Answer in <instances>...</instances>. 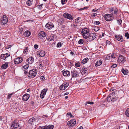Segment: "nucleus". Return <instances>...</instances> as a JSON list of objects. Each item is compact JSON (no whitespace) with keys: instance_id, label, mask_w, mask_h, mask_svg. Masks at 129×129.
Segmentation results:
<instances>
[{"instance_id":"9b49d317","label":"nucleus","mask_w":129,"mask_h":129,"mask_svg":"<svg viewBox=\"0 0 129 129\" xmlns=\"http://www.w3.org/2000/svg\"><path fill=\"white\" fill-rule=\"evenodd\" d=\"M69 85V83L67 82L63 83L60 87V89L61 90H63L65 89Z\"/></svg>"},{"instance_id":"f704fd0d","label":"nucleus","mask_w":129,"mask_h":129,"mask_svg":"<svg viewBox=\"0 0 129 129\" xmlns=\"http://www.w3.org/2000/svg\"><path fill=\"white\" fill-rule=\"evenodd\" d=\"M118 99V97H114L112 96V99H111V101L113 102L115 101H116Z\"/></svg>"},{"instance_id":"e433bc0d","label":"nucleus","mask_w":129,"mask_h":129,"mask_svg":"<svg viewBox=\"0 0 129 129\" xmlns=\"http://www.w3.org/2000/svg\"><path fill=\"white\" fill-rule=\"evenodd\" d=\"M53 125H50L47 126L46 127V129H53Z\"/></svg>"},{"instance_id":"4468645a","label":"nucleus","mask_w":129,"mask_h":129,"mask_svg":"<svg viewBox=\"0 0 129 129\" xmlns=\"http://www.w3.org/2000/svg\"><path fill=\"white\" fill-rule=\"evenodd\" d=\"M76 123V120L75 119H72L68 121L67 125L70 126L74 125Z\"/></svg>"},{"instance_id":"e2e57ef3","label":"nucleus","mask_w":129,"mask_h":129,"mask_svg":"<svg viewBox=\"0 0 129 129\" xmlns=\"http://www.w3.org/2000/svg\"><path fill=\"white\" fill-rule=\"evenodd\" d=\"M98 10V9L95 10V9H93L92 11L93 12H96V11Z\"/></svg>"},{"instance_id":"bf43d9fd","label":"nucleus","mask_w":129,"mask_h":129,"mask_svg":"<svg viewBox=\"0 0 129 129\" xmlns=\"http://www.w3.org/2000/svg\"><path fill=\"white\" fill-rule=\"evenodd\" d=\"M117 67V65L116 64H113L111 66L112 67L115 68Z\"/></svg>"},{"instance_id":"1a4fd4ad","label":"nucleus","mask_w":129,"mask_h":129,"mask_svg":"<svg viewBox=\"0 0 129 129\" xmlns=\"http://www.w3.org/2000/svg\"><path fill=\"white\" fill-rule=\"evenodd\" d=\"M96 35L95 33H91L88 38V40L89 41L93 40L96 37Z\"/></svg>"},{"instance_id":"603ef678","label":"nucleus","mask_w":129,"mask_h":129,"mask_svg":"<svg viewBox=\"0 0 129 129\" xmlns=\"http://www.w3.org/2000/svg\"><path fill=\"white\" fill-rule=\"evenodd\" d=\"M46 128V127L45 126H39V129H45Z\"/></svg>"},{"instance_id":"f3484780","label":"nucleus","mask_w":129,"mask_h":129,"mask_svg":"<svg viewBox=\"0 0 129 129\" xmlns=\"http://www.w3.org/2000/svg\"><path fill=\"white\" fill-rule=\"evenodd\" d=\"M10 56V54L7 53L6 54H1V57L2 59L5 60L7 58Z\"/></svg>"},{"instance_id":"a19ab883","label":"nucleus","mask_w":129,"mask_h":129,"mask_svg":"<svg viewBox=\"0 0 129 129\" xmlns=\"http://www.w3.org/2000/svg\"><path fill=\"white\" fill-rule=\"evenodd\" d=\"M125 36L128 39L129 38V34L128 33H126L125 34Z\"/></svg>"},{"instance_id":"aec40b11","label":"nucleus","mask_w":129,"mask_h":129,"mask_svg":"<svg viewBox=\"0 0 129 129\" xmlns=\"http://www.w3.org/2000/svg\"><path fill=\"white\" fill-rule=\"evenodd\" d=\"M30 97V95L28 94H24L22 97L23 100L25 101H27L29 99Z\"/></svg>"},{"instance_id":"cd10ccee","label":"nucleus","mask_w":129,"mask_h":129,"mask_svg":"<svg viewBox=\"0 0 129 129\" xmlns=\"http://www.w3.org/2000/svg\"><path fill=\"white\" fill-rule=\"evenodd\" d=\"M102 63V62L101 60L98 61L95 64V66L96 67L100 65Z\"/></svg>"},{"instance_id":"7ed1b4c3","label":"nucleus","mask_w":129,"mask_h":129,"mask_svg":"<svg viewBox=\"0 0 129 129\" xmlns=\"http://www.w3.org/2000/svg\"><path fill=\"white\" fill-rule=\"evenodd\" d=\"M21 126L19 124L16 122H13L11 126V129H21Z\"/></svg>"},{"instance_id":"5701e85b","label":"nucleus","mask_w":129,"mask_h":129,"mask_svg":"<svg viewBox=\"0 0 129 129\" xmlns=\"http://www.w3.org/2000/svg\"><path fill=\"white\" fill-rule=\"evenodd\" d=\"M34 60V58L33 57H29L27 59V61L30 64L32 63Z\"/></svg>"},{"instance_id":"13d9d810","label":"nucleus","mask_w":129,"mask_h":129,"mask_svg":"<svg viewBox=\"0 0 129 129\" xmlns=\"http://www.w3.org/2000/svg\"><path fill=\"white\" fill-rule=\"evenodd\" d=\"M40 79L42 80H44L45 79V78L43 76H42L41 77Z\"/></svg>"},{"instance_id":"338daca9","label":"nucleus","mask_w":129,"mask_h":129,"mask_svg":"<svg viewBox=\"0 0 129 129\" xmlns=\"http://www.w3.org/2000/svg\"><path fill=\"white\" fill-rule=\"evenodd\" d=\"M70 54L71 55H73L74 54V53L72 51H71L70 52Z\"/></svg>"},{"instance_id":"423d86ee","label":"nucleus","mask_w":129,"mask_h":129,"mask_svg":"<svg viewBox=\"0 0 129 129\" xmlns=\"http://www.w3.org/2000/svg\"><path fill=\"white\" fill-rule=\"evenodd\" d=\"M8 20L7 17L5 15H4L1 19V23L2 25L6 24L8 22Z\"/></svg>"},{"instance_id":"79ce46f5","label":"nucleus","mask_w":129,"mask_h":129,"mask_svg":"<svg viewBox=\"0 0 129 129\" xmlns=\"http://www.w3.org/2000/svg\"><path fill=\"white\" fill-rule=\"evenodd\" d=\"M27 48L28 47H25V48L24 50L23 53L24 54H26L27 52Z\"/></svg>"},{"instance_id":"5fc2aeb1","label":"nucleus","mask_w":129,"mask_h":129,"mask_svg":"<svg viewBox=\"0 0 129 129\" xmlns=\"http://www.w3.org/2000/svg\"><path fill=\"white\" fill-rule=\"evenodd\" d=\"M81 19V18L80 17H78L77 19H76L75 20V22H77L78 21V20H80V19Z\"/></svg>"},{"instance_id":"2f4dec72","label":"nucleus","mask_w":129,"mask_h":129,"mask_svg":"<svg viewBox=\"0 0 129 129\" xmlns=\"http://www.w3.org/2000/svg\"><path fill=\"white\" fill-rule=\"evenodd\" d=\"M109 56H110L113 58H115L116 57V55L115 54L113 53L109 54Z\"/></svg>"},{"instance_id":"bb28decb","label":"nucleus","mask_w":129,"mask_h":129,"mask_svg":"<svg viewBox=\"0 0 129 129\" xmlns=\"http://www.w3.org/2000/svg\"><path fill=\"white\" fill-rule=\"evenodd\" d=\"M121 71L124 75H127L128 74V70L126 69H122Z\"/></svg>"},{"instance_id":"a18cd8bd","label":"nucleus","mask_w":129,"mask_h":129,"mask_svg":"<svg viewBox=\"0 0 129 129\" xmlns=\"http://www.w3.org/2000/svg\"><path fill=\"white\" fill-rule=\"evenodd\" d=\"M67 115L69 116L72 118L74 117V116L72 114L70 113L69 112L67 114Z\"/></svg>"},{"instance_id":"473e14b6","label":"nucleus","mask_w":129,"mask_h":129,"mask_svg":"<svg viewBox=\"0 0 129 129\" xmlns=\"http://www.w3.org/2000/svg\"><path fill=\"white\" fill-rule=\"evenodd\" d=\"M25 34L26 37H28L30 35L31 33L29 31L27 30L25 32Z\"/></svg>"},{"instance_id":"72a5a7b5","label":"nucleus","mask_w":129,"mask_h":129,"mask_svg":"<svg viewBox=\"0 0 129 129\" xmlns=\"http://www.w3.org/2000/svg\"><path fill=\"white\" fill-rule=\"evenodd\" d=\"M42 63H39V64L38 66H38V68L39 69H43V64H42Z\"/></svg>"},{"instance_id":"3c124183","label":"nucleus","mask_w":129,"mask_h":129,"mask_svg":"<svg viewBox=\"0 0 129 129\" xmlns=\"http://www.w3.org/2000/svg\"><path fill=\"white\" fill-rule=\"evenodd\" d=\"M90 104V105L93 104H94V103L92 102H87L85 104V105H86L87 104Z\"/></svg>"},{"instance_id":"58836bf2","label":"nucleus","mask_w":129,"mask_h":129,"mask_svg":"<svg viewBox=\"0 0 129 129\" xmlns=\"http://www.w3.org/2000/svg\"><path fill=\"white\" fill-rule=\"evenodd\" d=\"M84 42L83 40L82 39H80L78 42V43L79 44H83Z\"/></svg>"},{"instance_id":"6e6552de","label":"nucleus","mask_w":129,"mask_h":129,"mask_svg":"<svg viewBox=\"0 0 129 129\" xmlns=\"http://www.w3.org/2000/svg\"><path fill=\"white\" fill-rule=\"evenodd\" d=\"M125 61V58L121 55H119L118 62L121 63H123Z\"/></svg>"},{"instance_id":"dca6fc26","label":"nucleus","mask_w":129,"mask_h":129,"mask_svg":"<svg viewBox=\"0 0 129 129\" xmlns=\"http://www.w3.org/2000/svg\"><path fill=\"white\" fill-rule=\"evenodd\" d=\"M54 26L53 24L51 22H48L45 25V27L49 29H50L53 28Z\"/></svg>"},{"instance_id":"680f3d73","label":"nucleus","mask_w":129,"mask_h":129,"mask_svg":"<svg viewBox=\"0 0 129 129\" xmlns=\"http://www.w3.org/2000/svg\"><path fill=\"white\" fill-rule=\"evenodd\" d=\"M121 51H122V52L123 53L125 51V49L123 48L122 49Z\"/></svg>"},{"instance_id":"ea45409f","label":"nucleus","mask_w":129,"mask_h":129,"mask_svg":"<svg viewBox=\"0 0 129 129\" xmlns=\"http://www.w3.org/2000/svg\"><path fill=\"white\" fill-rule=\"evenodd\" d=\"M117 23L119 25H120L122 23V20L120 19H119L118 20H117Z\"/></svg>"},{"instance_id":"f03ea898","label":"nucleus","mask_w":129,"mask_h":129,"mask_svg":"<svg viewBox=\"0 0 129 129\" xmlns=\"http://www.w3.org/2000/svg\"><path fill=\"white\" fill-rule=\"evenodd\" d=\"M37 72L36 69H34L29 71V72L28 77L34 78L36 76Z\"/></svg>"},{"instance_id":"49530a36","label":"nucleus","mask_w":129,"mask_h":129,"mask_svg":"<svg viewBox=\"0 0 129 129\" xmlns=\"http://www.w3.org/2000/svg\"><path fill=\"white\" fill-rule=\"evenodd\" d=\"M75 65L76 67H80V64L79 62L76 63Z\"/></svg>"},{"instance_id":"0eeeda50","label":"nucleus","mask_w":129,"mask_h":129,"mask_svg":"<svg viewBox=\"0 0 129 129\" xmlns=\"http://www.w3.org/2000/svg\"><path fill=\"white\" fill-rule=\"evenodd\" d=\"M118 12V10L116 8H112L110 10V12L111 13V14L114 17L116 16Z\"/></svg>"},{"instance_id":"4be33fe9","label":"nucleus","mask_w":129,"mask_h":129,"mask_svg":"<svg viewBox=\"0 0 129 129\" xmlns=\"http://www.w3.org/2000/svg\"><path fill=\"white\" fill-rule=\"evenodd\" d=\"M63 74L64 76H68L70 75V72L68 71L63 70L62 71Z\"/></svg>"},{"instance_id":"6e6d98bb","label":"nucleus","mask_w":129,"mask_h":129,"mask_svg":"<svg viewBox=\"0 0 129 129\" xmlns=\"http://www.w3.org/2000/svg\"><path fill=\"white\" fill-rule=\"evenodd\" d=\"M38 45L37 44H35L34 46V48L35 49H37L38 47Z\"/></svg>"},{"instance_id":"4d7b16f0","label":"nucleus","mask_w":129,"mask_h":129,"mask_svg":"<svg viewBox=\"0 0 129 129\" xmlns=\"http://www.w3.org/2000/svg\"><path fill=\"white\" fill-rule=\"evenodd\" d=\"M97 15V14L95 13H94L93 15H92L91 16L92 17H94L96 16Z\"/></svg>"},{"instance_id":"a211bd4d","label":"nucleus","mask_w":129,"mask_h":129,"mask_svg":"<svg viewBox=\"0 0 129 129\" xmlns=\"http://www.w3.org/2000/svg\"><path fill=\"white\" fill-rule=\"evenodd\" d=\"M38 36L40 38H42L46 37V35L45 32L43 31H41L38 34Z\"/></svg>"},{"instance_id":"c756f323","label":"nucleus","mask_w":129,"mask_h":129,"mask_svg":"<svg viewBox=\"0 0 129 129\" xmlns=\"http://www.w3.org/2000/svg\"><path fill=\"white\" fill-rule=\"evenodd\" d=\"M89 59L88 58H86L83 59L82 61V63L83 64H85L89 60Z\"/></svg>"},{"instance_id":"c03bdc74","label":"nucleus","mask_w":129,"mask_h":129,"mask_svg":"<svg viewBox=\"0 0 129 129\" xmlns=\"http://www.w3.org/2000/svg\"><path fill=\"white\" fill-rule=\"evenodd\" d=\"M62 46V44L60 42H58L57 45V47H61Z\"/></svg>"},{"instance_id":"864d4df0","label":"nucleus","mask_w":129,"mask_h":129,"mask_svg":"<svg viewBox=\"0 0 129 129\" xmlns=\"http://www.w3.org/2000/svg\"><path fill=\"white\" fill-rule=\"evenodd\" d=\"M11 45H9L8 46H6L5 47V48L6 49H8L9 48H10V47H11Z\"/></svg>"},{"instance_id":"f257e3e1","label":"nucleus","mask_w":129,"mask_h":129,"mask_svg":"<svg viewBox=\"0 0 129 129\" xmlns=\"http://www.w3.org/2000/svg\"><path fill=\"white\" fill-rule=\"evenodd\" d=\"M82 35L85 39H87L90 35L89 30L87 28L83 29L81 31Z\"/></svg>"},{"instance_id":"774afa93","label":"nucleus","mask_w":129,"mask_h":129,"mask_svg":"<svg viewBox=\"0 0 129 129\" xmlns=\"http://www.w3.org/2000/svg\"><path fill=\"white\" fill-rule=\"evenodd\" d=\"M27 72H28L27 71H26V70H25V71L24 72V73L25 74H27Z\"/></svg>"},{"instance_id":"b1692460","label":"nucleus","mask_w":129,"mask_h":129,"mask_svg":"<svg viewBox=\"0 0 129 129\" xmlns=\"http://www.w3.org/2000/svg\"><path fill=\"white\" fill-rule=\"evenodd\" d=\"M8 62H7L3 64L1 66V68L3 69H6L8 67Z\"/></svg>"},{"instance_id":"09e8293b","label":"nucleus","mask_w":129,"mask_h":129,"mask_svg":"<svg viewBox=\"0 0 129 129\" xmlns=\"http://www.w3.org/2000/svg\"><path fill=\"white\" fill-rule=\"evenodd\" d=\"M100 22L99 21H95L94 22V24L96 25H98L100 24Z\"/></svg>"},{"instance_id":"ddd939ff","label":"nucleus","mask_w":129,"mask_h":129,"mask_svg":"<svg viewBox=\"0 0 129 129\" xmlns=\"http://www.w3.org/2000/svg\"><path fill=\"white\" fill-rule=\"evenodd\" d=\"M23 60L22 58L21 57H19L16 58L14 61V62L16 64L20 63Z\"/></svg>"},{"instance_id":"c9c22d12","label":"nucleus","mask_w":129,"mask_h":129,"mask_svg":"<svg viewBox=\"0 0 129 129\" xmlns=\"http://www.w3.org/2000/svg\"><path fill=\"white\" fill-rule=\"evenodd\" d=\"M126 115L128 117H129V108H127L125 112Z\"/></svg>"},{"instance_id":"393cba45","label":"nucleus","mask_w":129,"mask_h":129,"mask_svg":"<svg viewBox=\"0 0 129 129\" xmlns=\"http://www.w3.org/2000/svg\"><path fill=\"white\" fill-rule=\"evenodd\" d=\"M26 3L28 6H31L33 3V0H27Z\"/></svg>"},{"instance_id":"052dcab7","label":"nucleus","mask_w":129,"mask_h":129,"mask_svg":"<svg viewBox=\"0 0 129 129\" xmlns=\"http://www.w3.org/2000/svg\"><path fill=\"white\" fill-rule=\"evenodd\" d=\"M106 44L108 45H110V42L108 40L106 41Z\"/></svg>"},{"instance_id":"69168bd1","label":"nucleus","mask_w":129,"mask_h":129,"mask_svg":"<svg viewBox=\"0 0 129 129\" xmlns=\"http://www.w3.org/2000/svg\"><path fill=\"white\" fill-rule=\"evenodd\" d=\"M78 129H83V127L82 126H80L79 128H78Z\"/></svg>"},{"instance_id":"7c9ffc66","label":"nucleus","mask_w":129,"mask_h":129,"mask_svg":"<svg viewBox=\"0 0 129 129\" xmlns=\"http://www.w3.org/2000/svg\"><path fill=\"white\" fill-rule=\"evenodd\" d=\"M29 67V65L28 64H27L22 67L23 70L24 71L26 70Z\"/></svg>"},{"instance_id":"39448f33","label":"nucleus","mask_w":129,"mask_h":129,"mask_svg":"<svg viewBox=\"0 0 129 129\" xmlns=\"http://www.w3.org/2000/svg\"><path fill=\"white\" fill-rule=\"evenodd\" d=\"M71 75L72 76V79L73 78H76L79 76V72L75 70H73L71 71Z\"/></svg>"},{"instance_id":"c85d7f7f","label":"nucleus","mask_w":129,"mask_h":129,"mask_svg":"<svg viewBox=\"0 0 129 129\" xmlns=\"http://www.w3.org/2000/svg\"><path fill=\"white\" fill-rule=\"evenodd\" d=\"M87 70V69L85 68H82L81 71L82 74H85Z\"/></svg>"},{"instance_id":"2eb2a0df","label":"nucleus","mask_w":129,"mask_h":129,"mask_svg":"<svg viewBox=\"0 0 129 129\" xmlns=\"http://www.w3.org/2000/svg\"><path fill=\"white\" fill-rule=\"evenodd\" d=\"M37 55H39V57L44 56L45 55V53L43 50H39L37 52Z\"/></svg>"},{"instance_id":"20e7f679","label":"nucleus","mask_w":129,"mask_h":129,"mask_svg":"<svg viewBox=\"0 0 129 129\" xmlns=\"http://www.w3.org/2000/svg\"><path fill=\"white\" fill-rule=\"evenodd\" d=\"M114 17L111 14H106L105 15V18L107 21H110L112 20Z\"/></svg>"},{"instance_id":"de8ad7c7","label":"nucleus","mask_w":129,"mask_h":129,"mask_svg":"<svg viewBox=\"0 0 129 129\" xmlns=\"http://www.w3.org/2000/svg\"><path fill=\"white\" fill-rule=\"evenodd\" d=\"M13 94V93H12L10 94H9L8 95V96H7L8 99H10L12 95Z\"/></svg>"},{"instance_id":"a878e982","label":"nucleus","mask_w":129,"mask_h":129,"mask_svg":"<svg viewBox=\"0 0 129 129\" xmlns=\"http://www.w3.org/2000/svg\"><path fill=\"white\" fill-rule=\"evenodd\" d=\"M54 38V35H51L50 36L48 37L47 40L48 41H50L53 40Z\"/></svg>"},{"instance_id":"6ab92c4d","label":"nucleus","mask_w":129,"mask_h":129,"mask_svg":"<svg viewBox=\"0 0 129 129\" xmlns=\"http://www.w3.org/2000/svg\"><path fill=\"white\" fill-rule=\"evenodd\" d=\"M36 119L34 117L30 118L28 121V123L30 124H34L36 121Z\"/></svg>"},{"instance_id":"0e129e2a","label":"nucleus","mask_w":129,"mask_h":129,"mask_svg":"<svg viewBox=\"0 0 129 129\" xmlns=\"http://www.w3.org/2000/svg\"><path fill=\"white\" fill-rule=\"evenodd\" d=\"M69 93L68 92H67L65 93H64V95H68L69 94Z\"/></svg>"},{"instance_id":"37998d69","label":"nucleus","mask_w":129,"mask_h":129,"mask_svg":"<svg viewBox=\"0 0 129 129\" xmlns=\"http://www.w3.org/2000/svg\"><path fill=\"white\" fill-rule=\"evenodd\" d=\"M111 99H112V96H110L107 98V100L108 102H110L111 100Z\"/></svg>"},{"instance_id":"9d476101","label":"nucleus","mask_w":129,"mask_h":129,"mask_svg":"<svg viewBox=\"0 0 129 129\" xmlns=\"http://www.w3.org/2000/svg\"><path fill=\"white\" fill-rule=\"evenodd\" d=\"M63 16L64 17L68 19L71 20H73L74 18L73 16L68 13H64Z\"/></svg>"},{"instance_id":"8fccbe9b","label":"nucleus","mask_w":129,"mask_h":129,"mask_svg":"<svg viewBox=\"0 0 129 129\" xmlns=\"http://www.w3.org/2000/svg\"><path fill=\"white\" fill-rule=\"evenodd\" d=\"M67 0H61V3L62 5H63L66 3L65 2H67Z\"/></svg>"},{"instance_id":"4c0bfd02","label":"nucleus","mask_w":129,"mask_h":129,"mask_svg":"<svg viewBox=\"0 0 129 129\" xmlns=\"http://www.w3.org/2000/svg\"><path fill=\"white\" fill-rule=\"evenodd\" d=\"M94 30L95 31H97L99 29V28L98 26H95L93 27Z\"/></svg>"},{"instance_id":"412c9836","label":"nucleus","mask_w":129,"mask_h":129,"mask_svg":"<svg viewBox=\"0 0 129 129\" xmlns=\"http://www.w3.org/2000/svg\"><path fill=\"white\" fill-rule=\"evenodd\" d=\"M116 39L118 41L122 42L123 40V39L122 37L120 35H116L115 36Z\"/></svg>"},{"instance_id":"f8f14e48","label":"nucleus","mask_w":129,"mask_h":129,"mask_svg":"<svg viewBox=\"0 0 129 129\" xmlns=\"http://www.w3.org/2000/svg\"><path fill=\"white\" fill-rule=\"evenodd\" d=\"M47 90L48 89L47 88H46L44 89L41 91L40 97L42 99H43L44 98V96L46 94Z\"/></svg>"}]
</instances>
